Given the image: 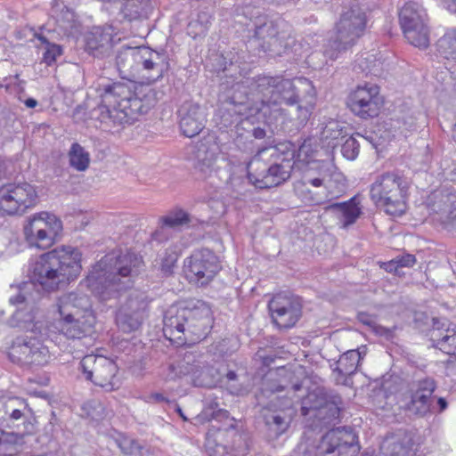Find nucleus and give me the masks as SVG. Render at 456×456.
<instances>
[{
    "mask_svg": "<svg viewBox=\"0 0 456 456\" xmlns=\"http://www.w3.org/2000/svg\"><path fill=\"white\" fill-rule=\"evenodd\" d=\"M136 77L140 83L132 92L123 83H106L100 86L101 103L95 110L102 122L132 123L141 114L147 113L161 98L162 93L150 87L161 79L169 69L165 53L147 46L137 47Z\"/></svg>",
    "mask_w": 456,
    "mask_h": 456,
    "instance_id": "obj_1",
    "label": "nucleus"
},
{
    "mask_svg": "<svg viewBox=\"0 0 456 456\" xmlns=\"http://www.w3.org/2000/svg\"><path fill=\"white\" fill-rule=\"evenodd\" d=\"M250 88L249 94L256 102V113L264 117L281 110V105H297L296 116L300 123H305L311 116L314 103L308 101L303 104L302 94L306 93L314 98V86L305 77L288 79L282 77L258 76L246 81Z\"/></svg>",
    "mask_w": 456,
    "mask_h": 456,
    "instance_id": "obj_2",
    "label": "nucleus"
},
{
    "mask_svg": "<svg viewBox=\"0 0 456 456\" xmlns=\"http://www.w3.org/2000/svg\"><path fill=\"white\" fill-rule=\"evenodd\" d=\"M142 265V258L134 253L108 254L93 266L86 286L101 300H109L130 286L131 278L139 273Z\"/></svg>",
    "mask_w": 456,
    "mask_h": 456,
    "instance_id": "obj_3",
    "label": "nucleus"
},
{
    "mask_svg": "<svg viewBox=\"0 0 456 456\" xmlns=\"http://www.w3.org/2000/svg\"><path fill=\"white\" fill-rule=\"evenodd\" d=\"M81 256L79 249L72 246L44 253L30 265L31 279L48 291L65 287L80 274Z\"/></svg>",
    "mask_w": 456,
    "mask_h": 456,
    "instance_id": "obj_4",
    "label": "nucleus"
},
{
    "mask_svg": "<svg viewBox=\"0 0 456 456\" xmlns=\"http://www.w3.org/2000/svg\"><path fill=\"white\" fill-rule=\"evenodd\" d=\"M300 169L301 179L295 183L294 190L304 201L320 205L345 191V176L331 159L313 160Z\"/></svg>",
    "mask_w": 456,
    "mask_h": 456,
    "instance_id": "obj_5",
    "label": "nucleus"
},
{
    "mask_svg": "<svg viewBox=\"0 0 456 456\" xmlns=\"http://www.w3.org/2000/svg\"><path fill=\"white\" fill-rule=\"evenodd\" d=\"M294 154L277 147L260 150L247 165L248 179L256 187H275L287 181L294 166Z\"/></svg>",
    "mask_w": 456,
    "mask_h": 456,
    "instance_id": "obj_6",
    "label": "nucleus"
},
{
    "mask_svg": "<svg viewBox=\"0 0 456 456\" xmlns=\"http://www.w3.org/2000/svg\"><path fill=\"white\" fill-rule=\"evenodd\" d=\"M57 308L61 316L59 330L67 338L80 339L94 332L96 318L86 295L78 292L63 294L58 299Z\"/></svg>",
    "mask_w": 456,
    "mask_h": 456,
    "instance_id": "obj_7",
    "label": "nucleus"
},
{
    "mask_svg": "<svg viewBox=\"0 0 456 456\" xmlns=\"http://www.w3.org/2000/svg\"><path fill=\"white\" fill-rule=\"evenodd\" d=\"M211 320V309L202 301L184 306L172 305L164 315L163 330L166 335L178 339L185 332L200 338L208 333Z\"/></svg>",
    "mask_w": 456,
    "mask_h": 456,
    "instance_id": "obj_8",
    "label": "nucleus"
},
{
    "mask_svg": "<svg viewBox=\"0 0 456 456\" xmlns=\"http://www.w3.org/2000/svg\"><path fill=\"white\" fill-rule=\"evenodd\" d=\"M248 30L253 32V38L259 42L265 53L281 55L289 51H297L290 25L280 17L256 16Z\"/></svg>",
    "mask_w": 456,
    "mask_h": 456,
    "instance_id": "obj_9",
    "label": "nucleus"
},
{
    "mask_svg": "<svg viewBox=\"0 0 456 456\" xmlns=\"http://www.w3.org/2000/svg\"><path fill=\"white\" fill-rule=\"evenodd\" d=\"M409 182L398 171L386 172L377 176L370 186V198L384 211L395 216L406 209Z\"/></svg>",
    "mask_w": 456,
    "mask_h": 456,
    "instance_id": "obj_10",
    "label": "nucleus"
},
{
    "mask_svg": "<svg viewBox=\"0 0 456 456\" xmlns=\"http://www.w3.org/2000/svg\"><path fill=\"white\" fill-rule=\"evenodd\" d=\"M365 27L366 15L359 6L354 5L343 12L336 24L335 37L325 45L324 55L333 61L338 59L362 36Z\"/></svg>",
    "mask_w": 456,
    "mask_h": 456,
    "instance_id": "obj_11",
    "label": "nucleus"
},
{
    "mask_svg": "<svg viewBox=\"0 0 456 456\" xmlns=\"http://www.w3.org/2000/svg\"><path fill=\"white\" fill-rule=\"evenodd\" d=\"M61 231V219L47 211L33 214L23 225V234L28 245L40 249L52 247Z\"/></svg>",
    "mask_w": 456,
    "mask_h": 456,
    "instance_id": "obj_12",
    "label": "nucleus"
},
{
    "mask_svg": "<svg viewBox=\"0 0 456 456\" xmlns=\"http://www.w3.org/2000/svg\"><path fill=\"white\" fill-rule=\"evenodd\" d=\"M80 367L86 379L106 391L118 389L121 381L118 376L116 362L103 355L87 354L80 362Z\"/></svg>",
    "mask_w": 456,
    "mask_h": 456,
    "instance_id": "obj_13",
    "label": "nucleus"
},
{
    "mask_svg": "<svg viewBox=\"0 0 456 456\" xmlns=\"http://www.w3.org/2000/svg\"><path fill=\"white\" fill-rule=\"evenodd\" d=\"M436 388L433 378L424 377L411 381L399 399L400 407L409 413L423 417L430 411L432 395Z\"/></svg>",
    "mask_w": 456,
    "mask_h": 456,
    "instance_id": "obj_14",
    "label": "nucleus"
},
{
    "mask_svg": "<svg viewBox=\"0 0 456 456\" xmlns=\"http://www.w3.org/2000/svg\"><path fill=\"white\" fill-rule=\"evenodd\" d=\"M208 456H245L247 448L242 437L231 424L227 428L212 425L205 443Z\"/></svg>",
    "mask_w": 456,
    "mask_h": 456,
    "instance_id": "obj_15",
    "label": "nucleus"
},
{
    "mask_svg": "<svg viewBox=\"0 0 456 456\" xmlns=\"http://www.w3.org/2000/svg\"><path fill=\"white\" fill-rule=\"evenodd\" d=\"M37 193L28 183H9L0 187V212L5 215H21L36 205Z\"/></svg>",
    "mask_w": 456,
    "mask_h": 456,
    "instance_id": "obj_16",
    "label": "nucleus"
},
{
    "mask_svg": "<svg viewBox=\"0 0 456 456\" xmlns=\"http://www.w3.org/2000/svg\"><path fill=\"white\" fill-rule=\"evenodd\" d=\"M425 10L415 2L405 3L399 12V20L407 41L419 48L429 45Z\"/></svg>",
    "mask_w": 456,
    "mask_h": 456,
    "instance_id": "obj_17",
    "label": "nucleus"
},
{
    "mask_svg": "<svg viewBox=\"0 0 456 456\" xmlns=\"http://www.w3.org/2000/svg\"><path fill=\"white\" fill-rule=\"evenodd\" d=\"M248 94L240 95L239 97L233 95L226 102L225 107V110L228 114L236 116L234 121L240 119V124L235 126L233 141L236 146L244 151L249 149V145L252 143L251 137L263 139L265 136V131L261 127H254L251 130H248L244 127V125L248 123V110H251L248 102Z\"/></svg>",
    "mask_w": 456,
    "mask_h": 456,
    "instance_id": "obj_18",
    "label": "nucleus"
},
{
    "mask_svg": "<svg viewBox=\"0 0 456 456\" xmlns=\"http://www.w3.org/2000/svg\"><path fill=\"white\" fill-rule=\"evenodd\" d=\"M221 266L216 256L208 249L195 251L184 261V273L190 282L198 286L208 284Z\"/></svg>",
    "mask_w": 456,
    "mask_h": 456,
    "instance_id": "obj_19",
    "label": "nucleus"
},
{
    "mask_svg": "<svg viewBox=\"0 0 456 456\" xmlns=\"http://www.w3.org/2000/svg\"><path fill=\"white\" fill-rule=\"evenodd\" d=\"M383 103L379 87L374 84H365L357 86L351 94L348 104L354 115L367 119L377 117Z\"/></svg>",
    "mask_w": 456,
    "mask_h": 456,
    "instance_id": "obj_20",
    "label": "nucleus"
},
{
    "mask_svg": "<svg viewBox=\"0 0 456 456\" xmlns=\"http://www.w3.org/2000/svg\"><path fill=\"white\" fill-rule=\"evenodd\" d=\"M357 451L355 436L352 432L337 428L322 436L315 456H354Z\"/></svg>",
    "mask_w": 456,
    "mask_h": 456,
    "instance_id": "obj_21",
    "label": "nucleus"
},
{
    "mask_svg": "<svg viewBox=\"0 0 456 456\" xmlns=\"http://www.w3.org/2000/svg\"><path fill=\"white\" fill-rule=\"evenodd\" d=\"M184 376L190 377L191 382L196 387H204L207 385L206 377L208 370L204 363L196 359L195 354L187 353L183 358L176 363H172L167 367L166 379L173 380Z\"/></svg>",
    "mask_w": 456,
    "mask_h": 456,
    "instance_id": "obj_22",
    "label": "nucleus"
},
{
    "mask_svg": "<svg viewBox=\"0 0 456 456\" xmlns=\"http://www.w3.org/2000/svg\"><path fill=\"white\" fill-rule=\"evenodd\" d=\"M32 412V409L23 398H0V428H20L29 419Z\"/></svg>",
    "mask_w": 456,
    "mask_h": 456,
    "instance_id": "obj_23",
    "label": "nucleus"
},
{
    "mask_svg": "<svg viewBox=\"0 0 456 456\" xmlns=\"http://www.w3.org/2000/svg\"><path fill=\"white\" fill-rule=\"evenodd\" d=\"M273 322L281 329L293 327L301 314V305L293 297L276 295L268 304Z\"/></svg>",
    "mask_w": 456,
    "mask_h": 456,
    "instance_id": "obj_24",
    "label": "nucleus"
},
{
    "mask_svg": "<svg viewBox=\"0 0 456 456\" xmlns=\"http://www.w3.org/2000/svg\"><path fill=\"white\" fill-rule=\"evenodd\" d=\"M178 113L180 129L186 137L196 136L206 126V113L198 103L185 102L180 107Z\"/></svg>",
    "mask_w": 456,
    "mask_h": 456,
    "instance_id": "obj_25",
    "label": "nucleus"
},
{
    "mask_svg": "<svg viewBox=\"0 0 456 456\" xmlns=\"http://www.w3.org/2000/svg\"><path fill=\"white\" fill-rule=\"evenodd\" d=\"M219 153V147L213 139L199 142L195 151V168L202 177L211 175Z\"/></svg>",
    "mask_w": 456,
    "mask_h": 456,
    "instance_id": "obj_26",
    "label": "nucleus"
},
{
    "mask_svg": "<svg viewBox=\"0 0 456 456\" xmlns=\"http://www.w3.org/2000/svg\"><path fill=\"white\" fill-rule=\"evenodd\" d=\"M13 349L20 354L21 359L18 361L28 364L45 365L51 358L48 347L35 338L25 340L22 344L15 346Z\"/></svg>",
    "mask_w": 456,
    "mask_h": 456,
    "instance_id": "obj_27",
    "label": "nucleus"
},
{
    "mask_svg": "<svg viewBox=\"0 0 456 456\" xmlns=\"http://www.w3.org/2000/svg\"><path fill=\"white\" fill-rule=\"evenodd\" d=\"M145 308L146 303L143 300L136 301L131 298L127 305L120 309L117 314L116 322L118 328L126 333L136 330L141 326Z\"/></svg>",
    "mask_w": 456,
    "mask_h": 456,
    "instance_id": "obj_28",
    "label": "nucleus"
},
{
    "mask_svg": "<svg viewBox=\"0 0 456 456\" xmlns=\"http://www.w3.org/2000/svg\"><path fill=\"white\" fill-rule=\"evenodd\" d=\"M311 411H317L320 418H322L323 412H329L332 418H337L339 412L338 407L329 402L319 387L310 391L302 400V414L307 415Z\"/></svg>",
    "mask_w": 456,
    "mask_h": 456,
    "instance_id": "obj_29",
    "label": "nucleus"
},
{
    "mask_svg": "<svg viewBox=\"0 0 456 456\" xmlns=\"http://www.w3.org/2000/svg\"><path fill=\"white\" fill-rule=\"evenodd\" d=\"M137 47L122 46L116 56L117 69L122 78L135 80Z\"/></svg>",
    "mask_w": 456,
    "mask_h": 456,
    "instance_id": "obj_30",
    "label": "nucleus"
},
{
    "mask_svg": "<svg viewBox=\"0 0 456 456\" xmlns=\"http://www.w3.org/2000/svg\"><path fill=\"white\" fill-rule=\"evenodd\" d=\"M86 45L93 53H105L112 46V33L110 28H94L86 37Z\"/></svg>",
    "mask_w": 456,
    "mask_h": 456,
    "instance_id": "obj_31",
    "label": "nucleus"
},
{
    "mask_svg": "<svg viewBox=\"0 0 456 456\" xmlns=\"http://www.w3.org/2000/svg\"><path fill=\"white\" fill-rule=\"evenodd\" d=\"M69 166L77 171H86L90 164V154L79 143L71 144L69 153Z\"/></svg>",
    "mask_w": 456,
    "mask_h": 456,
    "instance_id": "obj_32",
    "label": "nucleus"
},
{
    "mask_svg": "<svg viewBox=\"0 0 456 456\" xmlns=\"http://www.w3.org/2000/svg\"><path fill=\"white\" fill-rule=\"evenodd\" d=\"M333 208H337L341 211V222L344 227L353 224L361 215V208L355 197L347 202L335 204Z\"/></svg>",
    "mask_w": 456,
    "mask_h": 456,
    "instance_id": "obj_33",
    "label": "nucleus"
},
{
    "mask_svg": "<svg viewBox=\"0 0 456 456\" xmlns=\"http://www.w3.org/2000/svg\"><path fill=\"white\" fill-rule=\"evenodd\" d=\"M120 3V10L128 20H137L145 15L147 3L142 0H116Z\"/></svg>",
    "mask_w": 456,
    "mask_h": 456,
    "instance_id": "obj_34",
    "label": "nucleus"
},
{
    "mask_svg": "<svg viewBox=\"0 0 456 456\" xmlns=\"http://www.w3.org/2000/svg\"><path fill=\"white\" fill-rule=\"evenodd\" d=\"M360 360L358 350H349L340 356L336 370L342 375H351L356 370Z\"/></svg>",
    "mask_w": 456,
    "mask_h": 456,
    "instance_id": "obj_35",
    "label": "nucleus"
},
{
    "mask_svg": "<svg viewBox=\"0 0 456 456\" xmlns=\"http://www.w3.org/2000/svg\"><path fill=\"white\" fill-rule=\"evenodd\" d=\"M342 126L335 120L329 121L321 132V140L326 142L328 148H335L338 145L337 140L342 136Z\"/></svg>",
    "mask_w": 456,
    "mask_h": 456,
    "instance_id": "obj_36",
    "label": "nucleus"
},
{
    "mask_svg": "<svg viewBox=\"0 0 456 456\" xmlns=\"http://www.w3.org/2000/svg\"><path fill=\"white\" fill-rule=\"evenodd\" d=\"M432 340L436 346L447 354L456 355V330L447 329L441 338L432 335Z\"/></svg>",
    "mask_w": 456,
    "mask_h": 456,
    "instance_id": "obj_37",
    "label": "nucleus"
},
{
    "mask_svg": "<svg viewBox=\"0 0 456 456\" xmlns=\"http://www.w3.org/2000/svg\"><path fill=\"white\" fill-rule=\"evenodd\" d=\"M318 142L314 138L305 139L299 146L297 151V160L302 163V166L312 162L314 157L318 155Z\"/></svg>",
    "mask_w": 456,
    "mask_h": 456,
    "instance_id": "obj_38",
    "label": "nucleus"
},
{
    "mask_svg": "<svg viewBox=\"0 0 456 456\" xmlns=\"http://www.w3.org/2000/svg\"><path fill=\"white\" fill-rule=\"evenodd\" d=\"M36 37L45 45V51L44 53L43 60L47 65H52L55 62L57 57L62 54V49L59 45L51 43L48 37L44 32L35 34Z\"/></svg>",
    "mask_w": 456,
    "mask_h": 456,
    "instance_id": "obj_39",
    "label": "nucleus"
},
{
    "mask_svg": "<svg viewBox=\"0 0 456 456\" xmlns=\"http://www.w3.org/2000/svg\"><path fill=\"white\" fill-rule=\"evenodd\" d=\"M212 16L208 12H200L195 20L189 23V34L193 37L206 34L211 23Z\"/></svg>",
    "mask_w": 456,
    "mask_h": 456,
    "instance_id": "obj_40",
    "label": "nucleus"
},
{
    "mask_svg": "<svg viewBox=\"0 0 456 456\" xmlns=\"http://www.w3.org/2000/svg\"><path fill=\"white\" fill-rule=\"evenodd\" d=\"M83 414L93 420H101L107 416L104 405L98 400H91L81 407Z\"/></svg>",
    "mask_w": 456,
    "mask_h": 456,
    "instance_id": "obj_41",
    "label": "nucleus"
},
{
    "mask_svg": "<svg viewBox=\"0 0 456 456\" xmlns=\"http://www.w3.org/2000/svg\"><path fill=\"white\" fill-rule=\"evenodd\" d=\"M26 297L22 292H19L16 296L11 297L9 298V302L12 305H21V307L18 308L17 311L13 314V319L16 322V325L21 326L22 323H26L31 322L33 317L30 313H27L23 314V305L25 306Z\"/></svg>",
    "mask_w": 456,
    "mask_h": 456,
    "instance_id": "obj_42",
    "label": "nucleus"
},
{
    "mask_svg": "<svg viewBox=\"0 0 456 456\" xmlns=\"http://www.w3.org/2000/svg\"><path fill=\"white\" fill-rule=\"evenodd\" d=\"M116 442L125 454L131 456L142 455V446L136 440L128 436H120Z\"/></svg>",
    "mask_w": 456,
    "mask_h": 456,
    "instance_id": "obj_43",
    "label": "nucleus"
},
{
    "mask_svg": "<svg viewBox=\"0 0 456 456\" xmlns=\"http://www.w3.org/2000/svg\"><path fill=\"white\" fill-rule=\"evenodd\" d=\"M265 424L269 427L270 430L274 432L275 436H281L289 427V422L286 419L279 414L272 413L265 415Z\"/></svg>",
    "mask_w": 456,
    "mask_h": 456,
    "instance_id": "obj_44",
    "label": "nucleus"
},
{
    "mask_svg": "<svg viewBox=\"0 0 456 456\" xmlns=\"http://www.w3.org/2000/svg\"><path fill=\"white\" fill-rule=\"evenodd\" d=\"M357 319L361 323L371 328L377 334L386 335L389 331L387 328L378 324L375 315L361 312L358 314Z\"/></svg>",
    "mask_w": 456,
    "mask_h": 456,
    "instance_id": "obj_45",
    "label": "nucleus"
},
{
    "mask_svg": "<svg viewBox=\"0 0 456 456\" xmlns=\"http://www.w3.org/2000/svg\"><path fill=\"white\" fill-rule=\"evenodd\" d=\"M360 151V144L355 137H348L342 145L341 152L343 156L349 160L357 158Z\"/></svg>",
    "mask_w": 456,
    "mask_h": 456,
    "instance_id": "obj_46",
    "label": "nucleus"
},
{
    "mask_svg": "<svg viewBox=\"0 0 456 456\" xmlns=\"http://www.w3.org/2000/svg\"><path fill=\"white\" fill-rule=\"evenodd\" d=\"M164 224L167 226L169 227H178L181 225H183L185 224H188L190 221L189 215L183 211L178 210L176 212H174L170 214L169 216H167L164 219Z\"/></svg>",
    "mask_w": 456,
    "mask_h": 456,
    "instance_id": "obj_47",
    "label": "nucleus"
},
{
    "mask_svg": "<svg viewBox=\"0 0 456 456\" xmlns=\"http://www.w3.org/2000/svg\"><path fill=\"white\" fill-rule=\"evenodd\" d=\"M177 261V255L175 252L167 254L161 261V271L165 274H170Z\"/></svg>",
    "mask_w": 456,
    "mask_h": 456,
    "instance_id": "obj_48",
    "label": "nucleus"
},
{
    "mask_svg": "<svg viewBox=\"0 0 456 456\" xmlns=\"http://www.w3.org/2000/svg\"><path fill=\"white\" fill-rule=\"evenodd\" d=\"M421 114L419 112H411L400 118L404 128L406 130H412L416 126L417 121L419 119Z\"/></svg>",
    "mask_w": 456,
    "mask_h": 456,
    "instance_id": "obj_49",
    "label": "nucleus"
},
{
    "mask_svg": "<svg viewBox=\"0 0 456 456\" xmlns=\"http://www.w3.org/2000/svg\"><path fill=\"white\" fill-rule=\"evenodd\" d=\"M416 262V258L413 255L407 254L405 256H397L391 261L390 265H397L400 267H411Z\"/></svg>",
    "mask_w": 456,
    "mask_h": 456,
    "instance_id": "obj_50",
    "label": "nucleus"
},
{
    "mask_svg": "<svg viewBox=\"0 0 456 456\" xmlns=\"http://www.w3.org/2000/svg\"><path fill=\"white\" fill-rule=\"evenodd\" d=\"M147 403H168L167 397L160 393H152L146 397Z\"/></svg>",
    "mask_w": 456,
    "mask_h": 456,
    "instance_id": "obj_51",
    "label": "nucleus"
},
{
    "mask_svg": "<svg viewBox=\"0 0 456 456\" xmlns=\"http://www.w3.org/2000/svg\"><path fill=\"white\" fill-rule=\"evenodd\" d=\"M444 6L449 12L456 13V0H444Z\"/></svg>",
    "mask_w": 456,
    "mask_h": 456,
    "instance_id": "obj_52",
    "label": "nucleus"
},
{
    "mask_svg": "<svg viewBox=\"0 0 456 456\" xmlns=\"http://www.w3.org/2000/svg\"><path fill=\"white\" fill-rule=\"evenodd\" d=\"M24 104L27 108L33 109L37 106L38 102L34 98H28L24 101Z\"/></svg>",
    "mask_w": 456,
    "mask_h": 456,
    "instance_id": "obj_53",
    "label": "nucleus"
},
{
    "mask_svg": "<svg viewBox=\"0 0 456 456\" xmlns=\"http://www.w3.org/2000/svg\"><path fill=\"white\" fill-rule=\"evenodd\" d=\"M437 403L440 407L441 411H444L447 408V402L443 397L438 398Z\"/></svg>",
    "mask_w": 456,
    "mask_h": 456,
    "instance_id": "obj_54",
    "label": "nucleus"
},
{
    "mask_svg": "<svg viewBox=\"0 0 456 456\" xmlns=\"http://www.w3.org/2000/svg\"><path fill=\"white\" fill-rule=\"evenodd\" d=\"M175 411L176 412L179 414V416L184 420V421H187L188 419L187 417L183 414L182 409L180 408L179 405H175Z\"/></svg>",
    "mask_w": 456,
    "mask_h": 456,
    "instance_id": "obj_55",
    "label": "nucleus"
},
{
    "mask_svg": "<svg viewBox=\"0 0 456 456\" xmlns=\"http://www.w3.org/2000/svg\"><path fill=\"white\" fill-rule=\"evenodd\" d=\"M226 378L229 381H233L236 379L237 378V375L234 371H229L227 374H226Z\"/></svg>",
    "mask_w": 456,
    "mask_h": 456,
    "instance_id": "obj_56",
    "label": "nucleus"
},
{
    "mask_svg": "<svg viewBox=\"0 0 456 456\" xmlns=\"http://www.w3.org/2000/svg\"><path fill=\"white\" fill-rule=\"evenodd\" d=\"M391 262H389L388 264H387V267H386V270L388 271V272H393V271H396L397 267H399L397 265H390Z\"/></svg>",
    "mask_w": 456,
    "mask_h": 456,
    "instance_id": "obj_57",
    "label": "nucleus"
},
{
    "mask_svg": "<svg viewBox=\"0 0 456 456\" xmlns=\"http://www.w3.org/2000/svg\"><path fill=\"white\" fill-rule=\"evenodd\" d=\"M357 61H358V66H359V68H360L362 71H364L366 69H368V67H365V68L363 67V65H362V60H358Z\"/></svg>",
    "mask_w": 456,
    "mask_h": 456,
    "instance_id": "obj_58",
    "label": "nucleus"
},
{
    "mask_svg": "<svg viewBox=\"0 0 456 456\" xmlns=\"http://www.w3.org/2000/svg\"><path fill=\"white\" fill-rule=\"evenodd\" d=\"M234 87H235L234 90H238L239 91L241 87H243V86L240 82H238V83H236Z\"/></svg>",
    "mask_w": 456,
    "mask_h": 456,
    "instance_id": "obj_59",
    "label": "nucleus"
},
{
    "mask_svg": "<svg viewBox=\"0 0 456 456\" xmlns=\"http://www.w3.org/2000/svg\"><path fill=\"white\" fill-rule=\"evenodd\" d=\"M218 415H222V416H227L228 415V412L227 411H224V412H219V413H216L214 418H216Z\"/></svg>",
    "mask_w": 456,
    "mask_h": 456,
    "instance_id": "obj_60",
    "label": "nucleus"
},
{
    "mask_svg": "<svg viewBox=\"0 0 456 456\" xmlns=\"http://www.w3.org/2000/svg\"><path fill=\"white\" fill-rule=\"evenodd\" d=\"M452 226L456 225V214H454L453 217H452Z\"/></svg>",
    "mask_w": 456,
    "mask_h": 456,
    "instance_id": "obj_61",
    "label": "nucleus"
},
{
    "mask_svg": "<svg viewBox=\"0 0 456 456\" xmlns=\"http://www.w3.org/2000/svg\"><path fill=\"white\" fill-rule=\"evenodd\" d=\"M297 389H299V386H298V385H296V386H295V390H297Z\"/></svg>",
    "mask_w": 456,
    "mask_h": 456,
    "instance_id": "obj_62",
    "label": "nucleus"
},
{
    "mask_svg": "<svg viewBox=\"0 0 456 456\" xmlns=\"http://www.w3.org/2000/svg\"><path fill=\"white\" fill-rule=\"evenodd\" d=\"M232 393L239 395L240 392L239 390H237V391H232Z\"/></svg>",
    "mask_w": 456,
    "mask_h": 456,
    "instance_id": "obj_63",
    "label": "nucleus"
}]
</instances>
